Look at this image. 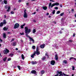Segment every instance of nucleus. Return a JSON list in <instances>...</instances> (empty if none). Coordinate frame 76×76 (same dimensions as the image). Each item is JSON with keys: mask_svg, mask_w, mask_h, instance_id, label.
Masks as SVG:
<instances>
[{"mask_svg": "<svg viewBox=\"0 0 76 76\" xmlns=\"http://www.w3.org/2000/svg\"><path fill=\"white\" fill-rule=\"evenodd\" d=\"M61 30H64V28H61Z\"/></svg>", "mask_w": 76, "mask_h": 76, "instance_id": "57", "label": "nucleus"}, {"mask_svg": "<svg viewBox=\"0 0 76 76\" xmlns=\"http://www.w3.org/2000/svg\"><path fill=\"white\" fill-rule=\"evenodd\" d=\"M69 42H73V41L72 40L70 39L69 41Z\"/></svg>", "mask_w": 76, "mask_h": 76, "instance_id": "39", "label": "nucleus"}, {"mask_svg": "<svg viewBox=\"0 0 76 76\" xmlns=\"http://www.w3.org/2000/svg\"><path fill=\"white\" fill-rule=\"evenodd\" d=\"M73 57H71V58H69V60H72V59H73Z\"/></svg>", "mask_w": 76, "mask_h": 76, "instance_id": "45", "label": "nucleus"}, {"mask_svg": "<svg viewBox=\"0 0 76 76\" xmlns=\"http://www.w3.org/2000/svg\"><path fill=\"white\" fill-rule=\"evenodd\" d=\"M46 58V57L45 56H44L43 58H42V60H45Z\"/></svg>", "mask_w": 76, "mask_h": 76, "instance_id": "22", "label": "nucleus"}, {"mask_svg": "<svg viewBox=\"0 0 76 76\" xmlns=\"http://www.w3.org/2000/svg\"><path fill=\"white\" fill-rule=\"evenodd\" d=\"M36 53L37 55H39L40 54V52L39 51H37L36 52Z\"/></svg>", "mask_w": 76, "mask_h": 76, "instance_id": "12", "label": "nucleus"}, {"mask_svg": "<svg viewBox=\"0 0 76 76\" xmlns=\"http://www.w3.org/2000/svg\"><path fill=\"white\" fill-rule=\"evenodd\" d=\"M46 15H49V13H47L46 14Z\"/></svg>", "mask_w": 76, "mask_h": 76, "instance_id": "51", "label": "nucleus"}, {"mask_svg": "<svg viewBox=\"0 0 76 76\" xmlns=\"http://www.w3.org/2000/svg\"><path fill=\"white\" fill-rule=\"evenodd\" d=\"M32 49H35V46H33L32 47Z\"/></svg>", "mask_w": 76, "mask_h": 76, "instance_id": "37", "label": "nucleus"}, {"mask_svg": "<svg viewBox=\"0 0 76 76\" xmlns=\"http://www.w3.org/2000/svg\"><path fill=\"white\" fill-rule=\"evenodd\" d=\"M42 8L43 10H46L47 9V7L46 6L43 7Z\"/></svg>", "mask_w": 76, "mask_h": 76, "instance_id": "11", "label": "nucleus"}, {"mask_svg": "<svg viewBox=\"0 0 76 76\" xmlns=\"http://www.w3.org/2000/svg\"><path fill=\"white\" fill-rule=\"evenodd\" d=\"M63 63L65 64H67V61L65 60L63 61Z\"/></svg>", "mask_w": 76, "mask_h": 76, "instance_id": "25", "label": "nucleus"}, {"mask_svg": "<svg viewBox=\"0 0 76 76\" xmlns=\"http://www.w3.org/2000/svg\"><path fill=\"white\" fill-rule=\"evenodd\" d=\"M7 59V57H5L4 58L3 60L4 61H6V60Z\"/></svg>", "mask_w": 76, "mask_h": 76, "instance_id": "20", "label": "nucleus"}, {"mask_svg": "<svg viewBox=\"0 0 76 76\" xmlns=\"http://www.w3.org/2000/svg\"><path fill=\"white\" fill-rule=\"evenodd\" d=\"M12 41H14V39H12Z\"/></svg>", "mask_w": 76, "mask_h": 76, "instance_id": "56", "label": "nucleus"}, {"mask_svg": "<svg viewBox=\"0 0 76 76\" xmlns=\"http://www.w3.org/2000/svg\"><path fill=\"white\" fill-rule=\"evenodd\" d=\"M21 58H22V59H23V60H24V59H25V57H24V56L23 54H22Z\"/></svg>", "mask_w": 76, "mask_h": 76, "instance_id": "14", "label": "nucleus"}, {"mask_svg": "<svg viewBox=\"0 0 76 76\" xmlns=\"http://www.w3.org/2000/svg\"><path fill=\"white\" fill-rule=\"evenodd\" d=\"M60 13V11H57V14H59Z\"/></svg>", "mask_w": 76, "mask_h": 76, "instance_id": "43", "label": "nucleus"}, {"mask_svg": "<svg viewBox=\"0 0 76 76\" xmlns=\"http://www.w3.org/2000/svg\"><path fill=\"white\" fill-rule=\"evenodd\" d=\"M4 24L3 23H1L0 24V26H3Z\"/></svg>", "mask_w": 76, "mask_h": 76, "instance_id": "23", "label": "nucleus"}, {"mask_svg": "<svg viewBox=\"0 0 76 76\" xmlns=\"http://www.w3.org/2000/svg\"><path fill=\"white\" fill-rule=\"evenodd\" d=\"M59 33H60V34H62V32L61 31H61H59Z\"/></svg>", "mask_w": 76, "mask_h": 76, "instance_id": "50", "label": "nucleus"}, {"mask_svg": "<svg viewBox=\"0 0 76 76\" xmlns=\"http://www.w3.org/2000/svg\"><path fill=\"white\" fill-rule=\"evenodd\" d=\"M12 60L11 58H10L8 59V61H10V60Z\"/></svg>", "mask_w": 76, "mask_h": 76, "instance_id": "41", "label": "nucleus"}, {"mask_svg": "<svg viewBox=\"0 0 76 76\" xmlns=\"http://www.w3.org/2000/svg\"><path fill=\"white\" fill-rule=\"evenodd\" d=\"M18 2H21V1H20V0H18Z\"/></svg>", "mask_w": 76, "mask_h": 76, "instance_id": "53", "label": "nucleus"}, {"mask_svg": "<svg viewBox=\"0 0 76 76\" xmlns=\"http://www.w3.org/2000/svg\"><path fill=\"white\" fill-rule=\"evenodd\" d=\"M23 17L25 18H28L27 13H26V10H24V14L23 15Z\"/></svg>", "mask_w": 76, "mask_h": 76, "instance_id": "3", "label": "nucleus"}, {"mask_svg": "<svg viewBox=\"0 0 76 76\" xmlns=\"http://www.w3.org/2000/svg\"><path fill=\"white\" fill-rule=\"evenodd\" d=\"M75 17L76 18V14H75Z\"/></svg>", "mask_w": 76, "mask_h": 76, "instance_id": "61", "label": "nucleus"}, {"mask_svg": "<svg viewBox=\"0 0 76 76\" xmlns=\"http://www.w3.org/2000/svg\"><path fill=\"white\" fill-rule=\"evenodd\" d=\"M19 27V24L17 23L15 24L14 26V29H16V28H18V27Z\"/></svg>", "mask_w": 76, "mask_h": 76, "instance_id": "2", "label": "nucleus"}, {"mask_svg": "<svg viewBox=\"0 0 76 76\" xmlns=\"http://www.w3.org/2000/svg\"><path fill=\"white\" fill-rule=\"evenodd\" d=\"M55 59L56 60H57V54H56V55L55 56Z\"/></svg>", "mask_w": 76, "mask_h": 76, "instance_id": "19", "label": "nucleus"}, {"mask_svg": "<svg viewBox=\"0 0 76 76\" xmlns=\"http://www.w3.org/2000/svg\"><path fill=\"white\" fill-rule=\"evenodd\" d=\"M34 22H36V20H33Z\"/></svg>", "mask_w": 76, "mask_h": 76, "instance_id": "55", "label": "nucleus"}, {"mask_svg": "<svg viewBox=\"0 0 76 76\" xmlns=\"http://www.w3.org/2000/svg\"><path fill=\"white\" fill-rule=\"evenodd\" d=\"M53 11L52 12L53 14H54L55 13V12H56V10H53Z\"/></svg>", "mask_w": 76, "mask_h": 76, "instance_id": "38", "label": "nucleus"}, {"mask_svg": "<svg viewBox=\"0 0 76 76\" xmlns=\"http://www.w3.org/2000/svg\"><path fill=\"white\" fill-rule=\"evenodd\" d=\"M51 64L52 65H54L55 64V61L54 60H52L51 61Z\"/></svg>", "mask_w": 76, "mask_h": 76, "instance_id": "8", "label": "nucleus"}, {"mask_svg": "<svg viewBox=\"0 0 76 76\" xmlns=\"http://www.w3.org/2000/svg\"><path fill=\"white\" fill-rule=\"evenodd\" d=\"M17 67L18 68V69L20 70V66H18Z\"/></svg>", "mask_w": 76, "mask_h": 76, "instance_id": "34", "label": "nucleus"}, {"mask_svg": "<svg viewBox=\"0 0 76 76\" xmlns=\"http://www.w3.org/2000/svg\"><path fill=\"white\" fill-rule=\"evenodd\" d=\"M54 9H56V10H57V7H55L54 8Z\"/></svg>", "mask_w": 76, "mask_h": 76, "instance_id": "49", "label": "nucleus"}, {"mask_svg": "<svg viewBox=\"0 0 76 76\" xmlns=\"http://www.w3.org/2000/svg\"><path fill=\"white\" fill-rule=\"evenodd\" d=\"M9 50L7 49H6V50H4V53L5 54H7V53H9Z\"/></svg>", "mask_w": 76, "mask_h": 76, "instance_id": "4", "label": "nucleus"}, {"mask_svg": "<svg viewBox=\"0 0 76 76\" xmlns=\"http://www.w3.org/2000/svg\"><path fill=\"white\" fill-rule=\"evenodd\" d=\"M40 73L41 74H44L45 73V71L43 70L41 71Z\"/></svg>", "mask_w": 76, "mask_h": 76, "instance_id": "13", "label": "nucleus"}, {"mask_svg": "<svg viewBox=\"0 0 76 76\" xmlns=\"http://www.w3.org/2000/svg\"><path fill=\"white\" fill-rule=\"evenodd\" d=\"M10 7H8V9L7 10V12H9V10H10Z\"/></svg>", "mask_w": 76, "mask_h": 76, "instance_id": "27", "label": "nucleus"}, {"mask_svg": "<svg viewBox=\"0 0 76 76\" xmlns=\"http://www.w3.org/2000/svg\"><path fill=\"white\" fill-rule=\"evenodd\" d=\"M36 54V52L34 51L33 54L31 55V58H34V56H35Z\"/></svg>", "mask_w": 76, "mask_h": 76, "instance_id": "5", "label": "nucleus"}, {"mask_svg": "<svg viewBox=\"0 0 76 76\" xmlns=\"http://www.w3.org/2000/svg\"><path fill=\"white\" fill-rule=\"evenodd\" d=\"M25 25V24H24L22 25L21 26V28H23V26Z\"/></svg>", "mask_w": 76, "mask_h": 76, "instance_id": "24", "label": "nucleus"}, {"mask_svg": "<svg viewBox=\"0 0 76 76\" xmlns=\"http://www.w3.org/2000/svg\"><path fill=\"white\" fill-rule=\"evenodd\" d=\"M55 5H57V3H55L53 4H52V5H51V6H50V7L52 8V7H53V6H55Z\"/></svg>", "mask_w": 76, "mask_h": 76, "instance_id": "6", "label": "nucleus"}, {"mask_svg": "<svg viewBox=\"0 0 76 76\" xmlns=\"http://www.w3.org/2000/svg\"><path fill=\"white\" fill-rule=\"evenodd\" d=\"M4 18H6V15H4Z\"/></svg>", "mask_w": 76, "mask_h": 76, "instance_id": "52", "label": "nucleus"}, {"mask_svg": "<svg viewBox=\"0 0 76 76\" xmlns=\"http://www.w3.org/2000/svg\"><path fill=\"white\" fill-rule=\"evenodd\" d=\"M3 29L4 30V31H7V29H8V28L7 27H4V28H3Z\"/></svg>", "mask_w": 76, "mask_h": 76, "instance_id": "15", "label": "nucleus"}, {"mask_svg": "<svg viewBox=\"0 0 76 76\" xmlns=\"http://www.w3.org/2000/svg\"><path fill=\"white\" fill-rule=\"evenodd\" d=\"M31 64H37V62L36 61H32L31 62Z\"/></svg>", "mask_w": 76, "mask_h": 76, "instance_id": "16", "label": "nucleus"}, {"mask_svg": "<svg viewBox=\"0 0 76 76\" xmlns=\"http://www.w3.org/2000/svg\"><path fill=\"white\" fill-rule=\"evenodd\" d=\"M21 42H23V41L22 40H21Z\"/></svg>", "mask_w": 76, "mask_h": 76, "instance_id": "63", "label": "nucleus"}, {"mask_svg": "<svg viewBox=\"0 0 76 76\" xmlns=\"http://www.w3.org/2000/svg\"><path fill=\"white\" fill-rule=\"evenodd\" d=\"M73 59H74V60H76V58H73Z\"/></svg>", "mask_w": 76, "mask_h": 76, "instance_id": "59", "label": "nucleus"}, {"mask_svg": "<svg viewBox=\"0 0 76 76\" xmlns=\"http://www.w3.org/2000/svg\"><path fill=\"white\" fill-rule=\"evenodd\" d=\"M25 33L26 34H29L31 31V29H28V27H26L25 28Z\"/></svg>", "mask_w": 76, "mask_h": 76, "instance_id": "1", "label": "nucleus"}, {"mask_svg": "<svg viewBox=\"0 0 76 76\" xmlns=\"http://www.w3.org/2000/svg\"><path fill=\"white\" fill-rule=\"evenodd\" d=\"M8 34H10V32H7Z\"/></svg>", "mask_w": 76, "mask_h": 76, "instance_id": "62", "label": "nucleus"}, {"mask_svg": "<svg viewBox=\"0 0 76 76\" xmlns=\"http://www.w3.org/2000/svg\"><path fill=\"white\" fill-rule=\"evenodd\" d=\"M40 47L41 48H44V47H45V44H43L42 45H41Z\"/></svg>", "mask_w": 76, "mask_h": 76, "instance_id": "9", "label": "nucleus"}, {"mask_svg": "<svg viewBox=\"0 0 76 76\" xmlns=\"http://www.w3.org/2000/svg\"><path fill=\"white\" fill-rule=\"evenodd\" d=\"M15 50H18V48H16L15 49Z\"/></svg>", "mask_w": 76, "mask_h": 76, "instance_id": "58", "label": "nucleus"}, {"mask_svg": "<svg viewBox=\"0 0 76 76\" xmlns=\"http://www.w3.org/2000/svg\"><path fill=\"white\" fill-rule=\"evenodd\" d=\"M28 34H26V37H28L29 38V37H30L28 35Z\"/></svg>", "mask_w": 76, "mask_h": 76, "instance_id": "31", "label": "nucleus"}, {"mask_svg": "<svg viewBox=\"0 0 76 76\" xmlns=\"http://www.w3.org/2000/svg\"><path fill=\"white\" fill-rule=\"evenodd\" d=\"M3 37L4 38H6V34L5 33H4L3 34Z\"/></svg>", "mask_w": 76, "mask_h": 76, "instance_id": "21", "label": "nucleus"}, {"mask_svg": "<svg viewBox=\"0 0 76 76\" xmlns=\"http://www.w3.org/2000/svg\"><path fill=\"white\" fill-rule=\"evenodd\" d=\"M4 3L5 4H7V1L4 0Z\"/></svg>", "mask_w": 76, "mask_h": 76, "instance_id": "32", "label": "nucleus"}, {"mask_svg": "<svg viewBox=\"0 0 76 76\" xmlns=\"http://www.w3.org/2000/svg\"><path fill=\"white\" fill-rule=\"evenodd\" d=\"M72 70H75V66H72Z\"/></svg>", "mask_w": 76, "mask_h": 76, "instance_id": "40", "label": "nucleus"}, {"mask_svg": "<svg viewBox=\"0 0 76 76\" xmlns=\"http://www.w3.org/2000/svg\"><path fill=\"white\" fill-rule=\"evenodd\" d=\"M11 14H14V12H13V11H12L11 12Z\"/></svg>", "mask_w": 76, "mask_h": 76, "instance_id": "46", "label": "nucleus"}, {"mask_svg": "<svg viewBox=\"0 0 76 76\" xmlns=\"http://www.w3.org/2000/svg\"><path fill=\"white\" fill-rule=\"evenodd\" d=\"M71 11H72V12H74V9H71Z\"/></svg>", "mask_w": 76, "mask_h": 76, "instance_id": "47", "label": "nucleus"}, {"mask_svg": "<svg viewBox=\"0 0 76 76\" xmlns=\"http://www.w3.org/2000/svg\"><path fill=\"white\" fill-rule=\"evenodd\" d=\"M20 35H24V32H23L22 33H20Z\"/></svg>", "mask_w": 76, "mask_h": 76, "instance_id": "36", "label": "nucleus"}, {"mask_svg": "<svg viewBox=\"0 0 76 76\" xmlns=\"http://www.w3.org/2000/svg\"><path fill=\"white\" fill-rule=\"evenodd\" d=\"M45 56H48V53H45Z\"/></svg>", "mask_w": 76, "mask_h": 76, "instance_id": "35", "label": "nucleus"}, {"mask_svg": "<svg viewBox=\"0 0 76 76\" xmlns=\"http://www.w3.org/2000/svg\"><path fill=\"white\" fill-rule=\"evenodd\" d=\"M3 24H6V20H3Z\"/></svg>", "mask_w": 76, "mask_h": 76, "instance_id": "26", "label": "nucleus"}, {"mask_svg": "<svg viewBox=\"0 0 76 76\" xmlns=\"http://www.w3.org/2000/svg\"><path fill=\"white\" fill-rule=\"evenodd\" d=\"M13 54H10L9 55V56L10 57H12L13 56Z\"/></svg>", "mask_w": 76, "mask_h": 76, "instance_id": "18", "label": "nucleus"}, {"mask_svg": "<svg viewBox=\"0 0 76 76\" xmlns=\"http://www.w3.org/2000/svg\"><path fill=\"white\" fill-rule=\"evenodd\" d=\"M52 3H50L49 4V8L50 9V7L51 6Z\"/></svg>", "mask_w": 76, "mask_h": 76, "instance_id": "17", "label": "nucleus"}, {"mask_svg": "<svg viewBox=\"0 0 76 76\" xmlns=\"http://www.w3.org/2000/svg\"><path fill=\"white\" fill-rule=\"evenodd\" d=\"M16 44V42H14L13 43L12 45H13V46H15Z\"/></svg>", "mask_w": 76, "mask_h": 76, "instance_id": "28", "label": "nucleus"}, {"mask_svg": "<svg viewBox=\"0 0 76 76\" xmlns=\"http://www.w3.org/2000/svg\"><path fill=\"white\" fill-rule=\"evenodd\" d=\"M35 13H36V12H34V13H33V15H34L35 14Z\"/></svg>", "mask_w": 76, "mask_h": 76, "instance_id": "60", "label": "nucleus"}, {"mask_svg": "<svg viewBox=\"0 0 76 76\" xmlns=\"http://www.w3.org/2000/svg\"><path fill=\"white\" fill-rule=\"evenodd\" d=\"M50 1H51L52 2H54V1L53 0H50Z\"/></svg>", "mask_w": 76, "mask_h": 76, "instance_id": "44", "label": "nucleus"}, {"mask_svg": "<svg viewBox=\"0 0 76 76\" xmlns=\"http://www.w3.org/2000/svg\"><path fill=\"white\" fill-rule=\"evenodd\" d=\"M75 35H76V34L74 33L73 34V37H75Z\"/></svg>", "mask_w": 76, "mask_h": 76, "instance_id": "48", "label": "nucleus"}, {"mask_svg": "<svg viewBox=\"0 0 76 76\" xmlns=\"http://www.w3.org/2000/svg\"><path fill=\"white\" fill-rule=\"evenodd\" d=\"M31 73H33V74H36V71L35 70H32L31 71Z\"/></svg>", "mask_w": 76, "mask_h": 76, "instance_id": "10", "label": "nucleus"}, {"mask_svg": "<svg viewBox=\"0 0 76 76\" xmlns=\"http://www.w3.org/2000/svg\"><path fill=\"white\" fill-rule=\"evenodd\" d=\"M29 39H30V42L32 41L33 43H34V40L31 37H29Z\"/></svg>", "mask_w": 76, "mask_h": 76, "instance_id": "7", "label": "nucleus"}, {"mask_svg": "<svg viewBox=\"0 0 76 76\" xmlns=\"http://www.w3.org/2000/svg\"><path fill=\"white\" fill-rule=\"evenodd\" d=\"M64 12H63V13H61L60 14V16H63V15H64Z\"/></svg>", "mask_w": 76, "mask_h": 76, "instance_id": "29", "label": "nucleus"}, {"mask_svg": "<svg viewBox=\"0 0 76 76\" xmlns=\"http://www.w3.org/2000/svg\"><path fill=\"white\" fill-rule=\"evenodd\" d=\"M0 41H1V42H2V40L0 39Z\"/></svg>", "mask_w": 76, "mask_h": 76, "instance_id": "64", "label": "nucleus"}, {"mask_svg": "<svg viewBox=\"0 0 76 76\" xmlns=\"http://www.w3.org/2000/svg\"><path fill=\"white\" fill-rule=\"evenodd\" d=\"M59 4H59L58 3H57V6L59 5Z\"/></svg>", "mask_w": 76, "mask_h": 76, "instance_id": "54", "label": "nucleus"}, {"mask_svg": "<svg viewBox=\"0 0 76 76\" xmlns=\"http://www.w3.org/2000/svg\"><path fill=\"white\" fill-rule=\"evenodd\" d=\"M39 51V48L38 46H37L36 48V51Z\"/></svg>", "mask_w": 76, "mask_h": 76, "instance_id": "33", "label": "nucleus"}, {"mask_svg": "<svg viewBox=\"0 0 76 76\" xmlns=\"http://www.w3.org/2000/svg\"><path fill=\"white\" fill-rule=\"evenodd\" d=\"M35 32H36V30H35V29H34L33 31V34H34Z\"/></svg>", "mask_w": 76, "mask_h": 76, "instance_id": "30", "label": "nucleus"}, {"mask_svg": "<svg viewBox=\"0 0 76 76\" xmlns=\"http://www.w3.org/2000/svg\"><path fill=\"white\" fill-rule=\"evenodd\" d=\"M59 7H63V6L62 5V4H60L59 6Z\"/></svg>", "mask_w": 76, "mask_h": 76, "instance_id": "42", "label": "nucleus"}]
</instances>
